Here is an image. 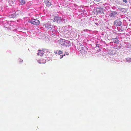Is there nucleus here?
<instances>
[{"label": "nucleus", "mask_w": 131, "mask_h": 131, "mask_svg": "<svg viewBox=\"0 0 131 131\" xmlns=\"http://www.w3.org/2000/svg\"><path fill=\"white\" fill-rule=\"evenodd\" d=\"M54 20L57 23L59 24L65 23L67 21L66 19H65L64 18L57 16H54Z\"/></svg>", "instance_id": "1"}, {"label": "nucleus", "mask_w": 131, "mask_h": 131, "mask_svg": "<svg viewBox=\"0 0 131 131\" xmlns=\"http://www.w3.org/2000/svg\"><path fill=\"white\" fill-rule=\"evenodd\" d=\"M60 44L64 46L69 47L70 46V42L69 41L62 39L60 40Z\"/></svg>", "instance_id": "2"}, {"label": "nucleus", "mask_w": 131, "mask_h": 131, "mask_svg": "<svg viewBox=\"0 0 131 131\" xmlns=\"http://www.w3.org/2000/svg\"><path fill=\"white\" fill-rule=\"evenodd\" d=\"M122 24L121 19L118 18L115 20L114 22V25L116 26H120Z\"/></svg>", "instance_id": "3"}, {"label": "nucleus", "mask_w": 131, "mask_h": 131, "mask_svg": "<svg viewBox=\"0 0 131 131\" xmlns=\"http://www.w3.org/2000/svg\"><path fill=\"white\" fill-rule=\"evenodd\" d=\"M50 31L52 35H55L58 32L57 30V27L55 26L51 29Z\"/></svg>", "instance_id": "4"}, {"label": "nucleus", "mask_w": 131, "mask_h": 131, "mask_svg": "<svg viewBox=\"0 0 131 131\" xmlns=\"http://www.w3.org/2000/svg\"><path fill=\"white\" fill-rule=\"evenodd\" d=\"M118 14V12L116 11H111L110 12H109V16L111 17L114 18L116 17V15Z\"/></svg>", "instance_id": "5"}, {"label": "nucleus", "mask_w": 131, "mask_h": 131, "mask_svg": "<svg viewBox=\"0 0 131 131\" xmlns=\"http://www.w3.org/2000/svg\"><path fill=\"white\" fill-rule=\"evenodd\" d=\"M29 22L36 25H38L40 23L39 21L36 19H32L30 20Z\"/></svg>", "instance_id": "6"}, {"label": "nucleus", "mask_w": 131, "mask_h": 131, "mask_svg": "<svg viewBox=\"0 0 131 131\" xmlns=\"http://www.w3.org/2000/svg\"><path fill=\"white\" fill-rule=\"evenodd\" d=\"M70 31H69L67 30L65 31L64 33V35L67 38H70Z\"/></svg>", "instance_id": "7"}, {"label": "nucleus", "mask_w": 131, "mask_h": 131, "mask_svg": "<svg viewBox=\"0 0 131 131\" xmlns=\"http://www.w3.org/2000/svg\"><path fill=\"white\" fill-rule=\"evenodd\" d=\"M45 27L47 29H49L53 27V25H52L50 23H46L45 25Z\"/></svg>", "instance_id": "8"}, {"label": "nucleus", "mask_w": 131, "mask_h": 131, "mask_svg": "<svg viewBox=\"0 0 131 131\" xmlns=\"http://www.w3.org/2000/svg\"><path fill=\"white\" fill-rule=\"evenodd\" d=\"M70 38H74L77 36V34L74 31H70Z\"/></svg>", "instance_id": "9"}, {"label": "nucleus", "mask_w": 131, "mask_h": 131, "mask_svg": "<svg viewBox=\"0 0 131 131\" xmlns=\"http://www.w3.org/2000/svg\"><path fill=\"white\" fill-rule=\"evenodd\" d=\"M96 12L99 14H102L103 13V9L102 8H98L97 9Z\"/></svg>", "instance_id": "10"}, {"label": "nucleus", "mask_w": 131, "mask_h": 131, "mask_svg": "<svg viewBox=\"0 0 131 131\" xmlns=\"http://www.w3.org/2000/svg\"><path fill=\"white\" fill-rule=\"evenodd\" d=\"M43 51L44 49L42 50V51L40 50H38V53L37 54L38 55L40 56H42L44 54Z\"/></svg>", "instance_id": "11"}, {"label": "nucleus", "mask_w": 131, "mask_h": 131, "mask_svg": "<svg viewBox=\"0 0 131 131\" xmlns=\"http://www.w3.org/2000/svg\"><path fill=\"white\" fill-rule=\"evenodd\" d=\"M112 40L114 43H118L119 41L118 40L117 38L112 39Z\"/></svg>", "instance_id": "12"}, {"label": "nucleus", "mask_w": 131, "mask_h": 131, "mask_svg": "<svg viewBox=\"0 0 131 131\" xmlns=\"http://www.w3.org/2000/svg\"><path fill=\"white\" fill-rule=\"evenodd\" d=\"M119 10L121 12L123 13H125L126 12V9L124 8H118Z\"/></svg>", "instance_id": "13"}, {"label": "nucleus", "mask_w": 131, "mask_h": 131, "mask_svg": "<svg viewBox=\"0 0 131 131\" xmlns=\"http://www.w3.org/2000/svg\"><path fill=\"white\" fill-rule=\"evenodd\" d=\"M62 52L61 51L57 50V51L54 52V53L55 54H58L59 55L62 54Z\"/></svg>", "instance_id": "14"}, {"label": "nucleus", "mask_w": 131, "mask_h": 131, "mask_svg": "<svg viewBox=\"0 0 131 131\" xmlns=\"http://www.w3.org/2000/svg\"><path fill=\"white\" fill-rule=\"evenodd\" d=\"M19 2L21 5H24L25 3V0H19Z\"/></svg>", "instance_id": "15"}, {"label": "nucleus", "mask_w": 131, "mask_h": 131, "mask_svg": "<svg viewBox=\"0 0 131 131\" xmlns=\"http://www.w3.org/2000/svg\"><path fill=\"white\" fill-rule=\"evenodd\" d=\"M46 5L48 7L50 6L51 5V3L48 1H47V2L46 3Z\"/></svg>", "instance_id": "16"}, {"label": "nucleus", "mask_w": 131, "mask_h": 131, "mask_svg": "<svg viewBox=\"0 0 131 131\" xmlns=\"http://www.w3.org/2000/svg\"><path fill=\"white\" fill-rule=\"evenodd\" d=\"M131 62V58H127L126 59V62Z\"/></svg>", "instance_id": "17"}, {"label": "nucleus", "mask_w": 131, "mask_h": 131, "mask_svg": "<svg viewBox=\"0 0 131 131\" xmlns=\"http://www.w3.org/2000/svg\"><path fill=\"white\" fill-rule=\"evenodd\" d=\"M80 51L81 52V53H83L84 54H85L86 53V51H85L83 49H81Z\"/></svg>", "instance_id": "18"}, {"label": "nucleus", "mask_w": 131, "mask_h": 131, "mask_svg": "<svg viewBox=\"0 0 131 131\" xmlns=\"http://www.w3.org/2000/svg\"><path fill=\"white\" fill-rule=\"evenodd\" d=\"M115 48L117 49H119L121 47V46H117L115 47Z\"/></svg>", "instance_id": "19"}, {"label": "nucleus", "mask_w": 131, "mask_h": 131, "mask_svg": "<svg viewBox=\"0 0 131 131\" xmlns=\"http://www.w3.org/2000/svg\"><path fill=\"white\" fill-rule=\"evenodd\" d=\"M65 56V54L63 55H60V59L62 58L63 57V56Z\"/></svg>", "instance_id": "20"}, {"label": "nucleus", "mask_w": 131, "mask_h": 131, "mask_svg": "<svg viewBox=\"0 0 131 131\" xmlns=\"http://www.w3.org/2000/svg\"><path fill=\"white\" fill-rule=\"evenodd\" d=\"M19 59L20 60V61H19V62H23V60H21V59Z\"/></svg>", "instance_id": "21"}, {"label": "nucleus", "mask_w": 131, "mask_h": 131, "mask_svg": "<svg viewBox=\"0 0 131 131\" xmlns=\"http://www.w3.org/2000/svg\"><path fill=\"white\" fill-rule=\"evenodd\" d=\"M95 1H97V2H99L100 0H94Z\"/></svg>", "instance_id": "22"}, {"label": "nucleus", "mask_w": 131, "mask_h": 131, "mask_svg": "<svg viewBox=\"0 0 131 131\" xmlns=\"http://www.w3.org/2000/svg\"><path fill=\"white\" fill-rule=\"evenodd\" d=\"M38 62L39 63H43L42 62H39V61H38Z\"/></svg>", "instance_id": "23"}, {"label": "nucleus", "mask_w": 131, "mask_h": 131, "mask_svg": "<svg viewBox=\"0 0 131 131\" xmlns=\"http://www.w3.org/2000/svg\"><path fill=\"white\" fill-rule=\"evenodd\" d=\"M88 30L87 29H86V30H84V31H85V30Z\"/></svg>", "instance_id": "24"}, {"label": "nucleus", "mask_w": 131, "mask_h": 131, "mask_svg": "<svg viewBox=\"0 0 131 131\" xmlns=\"http://www.w3.org/2000/svg\"><path fill=\"white\" fill-rule=\"evenodd\" d=\"M68 54H69V53H68V54H67V55H68Z\"/></svg>", "instance_id": "25"}, {"label": "nucleus", "mask_w": 131, "mask_h": 131, "mask_svg": "<svg viewBox=\"0 0 131 131\" xmlns=\"http://www.w3.org/2000/svg\"><path fill=\"white\" fill-rule=\"evenodd\" d=\"M13 2V3H13V2Z\"/></svg>", "instance_id": "26"}, {"label": "nucleus", "mask_w": 131, "mask_h": 131, "mask_svg": "<svg viewBox=\"0 0 131 131\" xmlns=\"http://www.w3.org/2000/svg\"><path fill=\"white\" fill-rule=\"evenodd\" d=\"M13 2V3H13V2Z\"/></svg>", "instance_id": "27"}]
</instances>
